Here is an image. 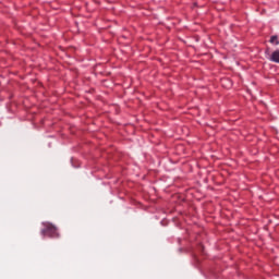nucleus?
Returning <instances> with one entry per match:
<instances>
[{
	"instance_id": "1",
	"label": "nucleus",
	"mask_w": 279,
	"mask_h": 279,
	"mask_svg": "<svg viewBox=\"0 0 279 279\" xmlns=\"http://www.w3.org/2000/svg\"><path fill=\"white\" fill-rule=\"evenodd\" d=\"M46 228L41 230V234L44 236H50V239H56L58 238V229L53 227L51 223H46Z\"/></svg>"
},
{
	"instance_id": "4",
	"label": "nucleus",
	"mask_w": 279,
	"mask_h": 279,
	"mask_svg": "<svg viewBox=\"0 0 279 279\" xmlns=\"http://www.w3.org/2000/svg\"><path fill=\"white\" fill-rule=\"evenodd\" d=\"M226 82H228V86H232V82H230V80H228V78H225V80H222V86H223V84H226Z\"/></svg>"
},
{
	"instance_id": "3",
	"label": "nucleus",
	"mask_w": 279,
	"mask_h": 279,
	"mask_svg": "<svg viewBox=\"0 0 279 279\" xmlns=\"http://www.w3.org/2000/svg\"><path fill=\"white\" fill-rule=\"evenodd\" d=\"M270 43H271V45H279V41H278V36H271L270 37Z\"/></svg>"
},
{
	"instance_id": "2",
	"label": "nucleus",
	"mask_w": 279,
	"mask_h": 279,
	"mask_svg": "<svg viewBox=\"0 0 279 279\" xmlns=\"http://www.w3.org/2000/svg\"><path fill=\"white\" fill-rule=\"evenodd\" d=\"M267 60L270 62H275L276 64H279V50H275L271 53L269 52V49L265 51Z\"/></svg>"
}]
</instances>
